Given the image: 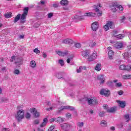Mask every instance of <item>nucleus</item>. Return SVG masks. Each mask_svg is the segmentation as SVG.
I'll list each match as a JSON object with an SVG mask.
<instances>
[{
    "label": "nucleus",
    "instance_id": "f257e3e1",
    "mask_svg": "<svg viewBox=\"0 0 131 131\" xmlns=\"http://www.w3.org/2000/svg\"><path fill=\"white\" fill-rule=\"evenodd\" d=\"M28 11H29V8L25 7L24 9V12L21 15V14L19 13L15 17L14 23H16V22H18V21L20 20V23L24 24L26 21L25 20H26V16L27 15H28Z\"/></svg>",
    "mask_w": 131,
    "mask_h": 131
},
{
    "label": "nucleus",
    "instance_id": "f03ea898",
    "mask_svg": "<svg viewBox=\"0 0 131 131\" xmlns=\"http://www.w3.org/2000/svg\"><path fill=\"white\" fill-rule=\"evenodd\" d=\"M81 55L83 57V58L86 59V60L90 62V59L91 58V51L86 50L81 51Z\"/></svg>",
    "mask_w": 131,
    "mask_h": 131
},
{
    "label": "nucleus",
    "instance_id": "7ed1b4c3",
    "mask_svg": "<svg viewBox=\"0 0 131 131\" xmlns=\"http://www.w3.org/2000/svg\"><path fill=\"white\" fill-rule=\"evenodd\" d=\"M109 27L111 29H114V25L113 21H108L107 22L106 24L103 26L105 31H108V30H109Z\"/></svg>",
    "mask_w": 131,
    "mask_h": 131
},
{
    "label": "nucleus",
    "instance_id": "20e7f679",
    "mask_svg": "<svg viewBox=\"0 0 131 131\" xmlns=\"http://www.w3.org/2000/svg\"><path fill=\"white\" fill-rule=\"evenodd\" d=\"M87 101L89 105H90V106H93V105H97V104H98V100H97V98H89L87 99Z\"/></svg>",
    "mask_w": 131,
    "mask_h": 131
},
{
    "label": "nucleus",
    "instance_id": "39448f33",
    "mask_svg": "<svg viewBox=\"0 0 131 131\" xmlns=\"http://www.w3.org/2000/svg\"><path fill=\"white\" fill-rule=\"evenodd\" d=\"M24 118V111L23 110H19L17 112V116L16 119L18 121H20L21 119Z\"/></svg>",
    "mask_w": 131,
    "mask_h": 131
},
{
    "label": "nucleus",
    "instance_id": "423d86ee",
    "mask_svg": "<svg viewBox=\"0 0 131 131\" xmlns=\"http://www.w3.org/2000/svg\"><path fill=\"white\" fill-rule=\"evenodd\" d=\"M119 69L124 71H131V67L130 66H125L122 64L120 66Z\"/></svg>",
    "mask_w": 131,
    "mask_h": 131
},
{
    "label": "nucleus",
    "instance_id": "0eeeda50",
    "mask_svg": "<svg viewBox=\"0 0 131 131\" xmlns=\"http://www.w3.org/2000/svg\"><path fill=\"white\" fill-rule=\"evenodd\" d=\"M100 95L105 96V97H109L110 95V91L108 89H102L100 91Z\"/></svg>",
    "mask_w": 131,
    "mask_h": 131
},
{
    "label": "nucleus",
    "instance_id": "6e6552de",
    "mask_svg": "<svg viewBox=\"0 0 131 131\" xmlns=\"http://www.w3.org/2000/svg\"><path fill=\"white\" fill-rule=\"evenodd\" d=\"M91 28L93 31H97L99 28V24L97 21H95L92 24Z\"/></svg>",
    "mask_w": 131,
    "mask_h": 131
},
{
    "label": "nucleus",
    "instance_id": "1a4fd4ad",
    "mask_svg": "<svg viewBox=\"0 0 131 131\" xmlns=\"http://www.w3.org/2000/svg\"><path fill=\"white\" fill-rule=\"evenodd\" d=\"M98 53L94 51L92 55L90 54V58H89V62H92V61H94L95 59H97V57Z\"/></svg>",
    "mask_w": 131,
    "mask_h": 131
},
{
    "label": "nucleus",
    "instance_id": "9d476101",
    "mask_svg": "<svg viewBox=\"0 0 131 131\" xmlns=\"http://www.w3.org/2000/svg\"><path fill=\"white\" fill-rule=\"evenodd\" d=\"M62 43L66 45H72L73 43V40L69 38L64 39L62 40Z\"/></svg>",
    "mask_w": 131,
    "mask_h": 131
},
{
    "label": "nucleus",
    "instance_id": "9b49d317",
    "mask_svg": "<svg viewBox=\"0 0 131 131\" xmlns=\"http://www.w3.org/2000/svg\"><path fill=\"white\" fill-rule=\"evenodd\" d=\"M117 103L119 104V107H120V108H124L126 105V102L125 101L117 100Z\"/></svg>",
    "mask_w": 131,
    "mask_h": 131
},
{
    "label": "nucleus",
    "instance_id": "f8f14e48",
    "mask_svg": "<svg viewBox=\"0 0 131 131\" xmlns=\"http://www.w3.org/2000/svg\"><path fill=\"white\" fill-rule=\"evenodd\" d=\"M31 113H32L35 117H39V113L37 112L36 108H32Z\"/></svg>",
    "mask_w": 131,
    "mask_h": 131
},
{
    "label": "nucleus",
    "instance_id": "ddd939ff",
    "mask_svg": "<svg viewBox=\"0 0 131 131\" xmlns=\"http://www.w3.org/2000/svg\"><path fill=\"white\" fill-rule=\"evenodd\" d=\"M118 4L117 3H114L112 5L110 6L111 10L112 12H116V8H117Z\"/></svg>",
    "mask_w": 131,
    "mask_h": 131
},
{
    "label": "nucleus",
    "instance_id": "4468645a",
    "mask_svg": "<svg viewBox=\"0 0 131 131\" xmlns=\"http://www.w3.org/2000/svg\"><path fill=\"white\" fill-rule=\"evenodd\" d=\"M117 111V107L114 106L111 107V108H108L107 110V112L108 113H115L116 111Z\"/></svg>",
    "mask_w": 131,
    "mask_h": 131
},
{
    "label": "nucleus",
    "instance_id": "2eb2a0df",
    "mask_svg": "<svg viewBox=\"0 0 131 131\" xmlns=\"http://www.w3.org/2000/svg\"><path fill=\"white\" fill-rule=\"evenodd\" d=\"M61 128L63 129V130H68L69 128H70V125L64 123L61 125Z\"/></svg>",
    "mask_w": 131,
    "mask_h": 131
},
{
    "label": "nucleus",
    "instance_id": "dca6fc26",
    "mask_svg": "<svg viewBox=\"0 0 131 131\" xmlns=\"http://www.w3.org/2000/svg\"><path fill=\"white\" fill-rule=\"evenodd\" d=\"M56 53L58 56H61V57H65V56H67V55H68V52L67 51L63 52L61 51H56Z\"/></svg>",
    "mask_w": 131,
    "mask_h": 131
},
{
    "label": "nucleus",
    "instance_id": "f3484780",
    "mask_svg": "<svg viewBox=\"0 0 131 131\" xmlns=\"http://www.w3.org/2000/svg\"><path fill=\"white\" fill-rule=\"evenodd\" d=\"M114 47L115 49H121L123 47V45L121 42H117L114 45Z\"/></svg>",
    "mask_w": 131,
    "mask_h": 131
},
{
    "label": "nucleus",
    "instance_id": "a211bd4d",
    "mask_svg": "<svg viewBox=\"0 0 131 131\" xmlns=\"http://www.w3.org/2000/svg\"><path fill=\"white\" fill-rule=\"evenodd\" d=\"M84 16H85L86 17H96L97 16V14L94 12H90L85 13Z\"/></svg>",
    "mask_w": 131,
    "mask_h": 131
},
{
    "label": "nucleus",
    "instance_id": "6ab92c4d",
    "mask_svg": "<svg viewBox=\"0 0 131 131\" xmlns=\"http://www.w3.org/2000/svg\"><path fill=\"white\" fill-rule=\"evenodd\" d=\"M98 80H100V84H103L105 82V80H104V76L103 75H100L97 77Z\"/></svg>",
    "mask_w": 131,
    "mask_h": 131
},
{
    "label": "nucleus",
    "instance_id": "aec40b11",
    "mask_svg": "<svg viewBox=\"0 0 131 131\" xmlns=\"http://www.w3.org/2000/svg\"><path fill=\"white\" fill-rule=\"evenodd\" d=\"M48 118H45L43 119L42 123L40 125V127H43V126H46L47 124L48 123Z\"/></svg>",
    "mask_w": 131,
    "mask_h": 131
},
{
    "label": "nucleus",
    "instance_id": "412c9836",
    "mask_svg": "<svg viewBox=\"0 0 131 131\" xmlns=\"http://www.w3.org/2000/svg\"><path fill=\"white\" fill-rule=\"evenodd\" d=\"M82 70H86V67L85 66H80L79 69H77V73H80Z\"/></svg>",
    "mask_w": 131,
    "mask_h": 131
},
{
    "label": "nucleus",
    "instance_id": "4be33fe9",
    "mask_svg": "<svg viewBox=\"0 0 131 131\" xmlns=\"http://www.w3.org/2000/svg\"><path fill=\"white\" fill-rule=\"evenodd\" d=\"M88 44L89 47H91V48H93V47L96 46V42L94 41L93 40H90L88 41Z\"/></svg>",
    "mask_w": 131,
    "mask_h": 131
},
{
    "label": "nucleus",
    "instance_id": "5701e85b",
    "mask_svg": "<svg viewBox=\"0 0 131 131\" xmlns=\"http://www.w3.org/2000/svg\"><path fill=\"white\" fill-rule=\"evenodd\" d=\"M96 71H100L102 69V64L101 63H97L95 68Z\"/></svg>",
    "mask_w": 131,
    "mask_h": 131
},
{
    "label": "nucleus",
    "instance_id": "b1692460",
    "mask_svg": "<svg viewBox=\"0 0 131 131\" xmlns=\"http://www.w3.org/2000/svg\"><path fill=\"white\" fill-rule=\"evenodd\" d=\"M108 55L109 59L112 60V59H113V56H114V52L112 50L108 51Z\"/></svg>",
    "mask_w": 131,
    "mask_h": 131
},
{
    "label": "nucleus",
    "instance_id": "393cba45",
    "mask_svg": "<svg viewBox=\"0 0 131 131\" xmlns=\"http://www.w3.org/2000/svg\"><path fill=\"white\" fill-rule=\"evenodd\" d=\"M100 125L102 127H107V126L108 125V124L107 122L105 120H102L100 122Z\"/></svg>",
    "mask_w": 131,
    "mask_h": 131
},
{
    "label": "nucleus",
    "instance_id": "a878e982",
    "mask_svg": "<svg viewBox=\"0 0 131 131\" xmlns=\"http://www.w3.org/2000/svg\"><path fill=\"white\" fill-rule=\"evenodd\" d=\"M30 66L31 68H35V67H36V63L35 62V61L31 60L30 62Z\"/></svg>",
    "mask_w": 131,
    "mask_h": 131
},
{
    "label": "nucleus",
    "instance_id": "bb28decb",
    "mask_svg": "<svg viewBox=\"0 0 131 131\" xmlns=\"http://www.w3.org/2000/svg\"><path fill=\"white\" fill-rule=\"evenodd\" d=\"M64 121H65V120L64 118H61V117H59L56 118V122L62 123V122H64Z\"/></svg>",
    "mask_w": 131,
    "mask_h": 131
},
{
    "label": "nucleus",
    "instance_id": "cd10ccee",
    "mask_svg": "<svg viewBox=\"0 0 131 131\" xmlns=\"http://www.w3.org/2000/svg\"><path fill=\"white\" fill-rule=\"evenodd\" d=\"M69 106H62L59 108L58 110L59 112H61L62 110H68Z\"/></svg>",
    "mask_w": 131,
    "mask_h": 131
},
{
    "label": "nucleus",
    "instance_id": "c85d7f7f",
    "mask_svg": "<svg viewBox=\"0 0 131 131\" xmlns=\"http://www.w3.org/2000/svg\"><path fill=\"white\" fill-rule=\"evenodd\" d=\"M101 8H102V6H101V4L95 5V12H100V9H101Z\"/></svg>",
    "mask_w": 131,
    "mask_h": 131
},
{
    "label": "nucleus",
    "instance_id": "c756f323",
    "mask_svg": "<svg viewBox=\"0 0 131 131\" xmlns=\"http://www.w3.org/2000/svg\"><path fill=\"white\" fill-rule=\"evenodd\" d=\"M69 3V2L67 0H61L60 1V4L61 6H68Z\"/></svg>",
    "mask_w": 131,
    "mask_h": 131
},
{
    "label": "nucleus",
    "instance_id": "7c9ffc66",
    "mask_svg": "<svg viewBox=\"0 0 131 131\" xmlns=\"http://www.w3.org/2000/svg\"><path fill=\"white\" fill-rule=\"evenodd\" d=\"M123 79H130L131 78V75L126 74L122 76Z\"/></svg>",
    "mask_w": 131,
    "mask_h": 131
},
{
    "label": "nucleus",
    "instance_id": "2f4dec72",
    "mask_svg": "<svg viewBox=\"0 0 131 131\" xmlns=\"http://www.w3.org/2000/svg\"><path fill=\"white\" fill-rule=\"evenodd\" d=\"M124 118L125 119L126 122H128V121L130 120V118H129V115L128 114L124 115Z\"/></svg>",
    "mask_w": 131,
    "mask_h": 131
},
{
    "label": "nucleus",
    "instance_id": "473e14b6",
    "mask_svg": "<svg viewBox=\"0 0 131 131\" xmlns=\"http://www.w3.org/2000/svg\"><path fill=\"white\" fill-rule=\"evenodd\" d=\"M5 18H11L12 17V13L7 12L4 14Z\"/></svg>",
    "mask_w": 131,
    "mask_h": 131
},
{
    "label": "nucleus",
    "instance_id": "72a5a7b5",
    "mask_svg": "<svg viewBox=\"0 0 131 131\" xmlns=\"http://www.w3.org/2000/svg\"><path fill=\"white\" fill-rule=\"evenodd\" d=\"M117 6V8L118 9V10L120 11V13H122V11H123V7H122V6L119 5L118 4Z\"/></svg>",
    "mask_w": 131,
    "mask_h": 131
},
{
    "label": "nucleus",
    "instance_id": "f704fd0d",
    "mask_svg": "<svg viewBox=\"0 0 131 131\" xmlns=\"http://www.w3.org/2000/svg\"><path fill=\"white\" fill-rule=\"evenodd\" d=\"M117 34H118V32L116 30H114L112 32V36H115V37H116L117 36Z\"/></svg>",
    "mask_w": 131,
    "mask_h": 131
},
{
    "label": "nucleus",
    "instance_id": "c9c22d12",
    "mask_svg": "<svg viewBox=\"0 0 131 131\" xmlns=\"http://www.w3.org/2000/svg\"><path fill=\"white\" fill-rule=\"evenodd\" d=\"M117 38H119V39H122L124 37V35L123 34H119L117 35V37H116Z\"/></svg>",
    "mask_w": 131,
    "mask_h": 131
},
{
    "label": "nucleus",
    "instance_id": "e433bc0d",
    "mask_svg": "<svg viewBox=\"0 0 131 131\" xmlns=\"http://www.w3.org/2000/svg\"><path fill=\"white\" fill-rule=\"evenodd\" d=\"M74 19H79V20H83L84 19L83 16H78V15H75L74 17Z\"/></svg>",
    "mask_w": 131,
    "mask_h": 131
},
{
    "label": "nucleus",
    "instance_id": "4c0bfd02",
    "mask_svg": "<svg viewBox=\"0 0 131 131\" xmlns=\"http://www.w3.org/2000/svg\"><path fill=\"white\" fill-rule=\"evenodd\" d=\"M106 84L107 86H110V87H112L113 86V82L110 81H107L106 82Z\"/></svg>",
    "mask_w": 131,
    "mask_h": 131
},
{
    "label": "nucleus",
    "instance_id": "58836bf2",
    "mask_svg": "<svg viewBox=\"0 0 131 131\" xmlns=\"http://www.w3.org/2000/svg\"><path fill=\"white\" fill-rule=\"evenodd\" d=\"M74 46L77 49H80L81 48V45L79 43H76Z\"/></svg>",
    "mask_w": 131,
    "mask_h": 131
},
{
    "label": "nucleus",
    "instance_id": "ea45409f",
    "mask_svg": "<svg viewBox=\"0 0 131 131\" xmlns=\"http://www.w3.org/2000/svg\"><path fill=\"white\" fill-rule=\"evenodd\" d=\"M115 86L116 88H119L122 86V84H121V82L116 83Z\"/></svg>",
    "mask_w": 131,
    "mask_h": 131
},
{
    "label": "nucleus",
    "instance_id": "a19ab883",
    "mask_svg": "<svg viewBox=\"0 0 131 131\" xmlns=\"http://www.w3.org/2000/svg\"><path fill=\"white\" fill-rule=\"evenodd\" d=\"M34 53H35L36 54H40V51L38 50V48H35L33 50Z\"/></svg>",
    "mask_w": 131,
    "mask_h": 131
},
{
    "label": "nucleus",
    "instance_id": "79ce46f5",
    "mask_svg": "<svg viewBox=\"0 0 131 131\" xmlns=\"http://www.w3.org/2000/svg\"><path fill=\"white\" fill-rule=\"evenodd\" d=\"M100 117H104L105 116V112H100L99 114Z\"/></svg>",
    "mask_w": 131,
    "mask_h": 131
},
{
    "label": "nucleus",
    "instance_id": "37998d69",
    "mask_svg": "<svg viewBox=\"0 0 131 131\" xmlns=\"http://www.w3.org/2000/svg\"><path fill=\"white\" fill-rule=\"evenodd\" d=\"M66 116L68 119H71V114L69 113H68L66 114Z\"/></svg>",
    "mask_w": 131,
    "mask_h": 131
},
{
    "label": "nucleus",
    "instance_id": "c03bdc74",
    "mask_svg": "<svg viewBox=\"0 0 131 131\" xmlns=\"http://www.w3.org/2000/svg\"><path fill=\"white\" fill-rule=\"evenodd\" d=\"M73 59V56H70L69 58H68V59L67 60V62L68 64H70V61H71V60H72Z\"/></svg>",
    "mask_w": 131,
    "mask_h": 131
},
{
    "label": "nucleus",
    "instance_id": "a18cd8bd",
    "mask_svg": "<svg viewBox=\"0 0 131 131\" xmlns=\"http://www.w3.org/2000/svg\"><path fill=\"white\" fill-rule=\"evenodd\" d=\"M83 122H78L77 124V126H78L79 127H82V126H83Z\"/></svg>",
    "mask_w": 131,
    "mask_h": 131
},
{
    "label": "nucleus",
    "instance_id": "49530a36",
    "mask_svg": "<svg viewBox=\"0 0 131 131\" xmlns=\"http://www.w3.org/2000/svg\"><path fill=\"white\" fill-rule=\"evenodd\" d=\"M14 73L16 75H18V74H20V71L18 69H15L14 71Z\"/></svg>",
    "mask_w": 131,
    "mask_h": 131
},
{
    "label": "nucleus",
    "instance_id": "de8ad7c7",
    "mask_svg": "<svg viewBox=\"0 0 131 131\" xmlns=\"http://www.w3.org/2000/svg\"><path fill=\"white\" fill-rule=\"evenodd\" d=\"M55 129V125H51L48 129V131H52Z\"/></svg>",
    "mask_w": 131,
    "mask_h": 131
},
{
    "label": "nucleus",
    "instance_id": "09e8293b",
    "mask_svg": "<svg viewBox=\"0 0 131 131\" xmlns=\"http://www.w3.org/2000/svg\"><path fill=\"white\" fill-rule=\"evenodd\" d=\"M68 110H70V111H74L75 108L73 106H69Z\"/></svg>",
    "mask_w": 131,
    "mask_h": 131
},
{
    "label": "nucleus",
    "instance_id": "8fccbe9b",
    "mask_svg": "<svg viewBox=\"0 0 131 131\" xmlns=\"http://www.w3.org/2000/svg\"><path fill=\"white\" fill-rule=\"evenodd\" d=\"M59 63L60 64L61 66H64V60H63V59L59 60Z\"/></svg>",
    "mask_w": 131,
    "mask_h": 131
},
{
    "label": "nucleus",
    "instance_id": "3c124183",
    "mask_svg": "<svg viewBox=\"0 0 131 131\" xmlns=\"http://www.w3.org/2000/svg\"><path fill=\"white\" fill-rule=\"evenodd\" d=\"M30 117H31L30 114H29V113H27L26 114V118H27V119H29Z\"/></svg>",
    "mask_w": 131,
    "mask_h": 131
},
{
    "label": "nucleus",
    "instance_id": "603ef678",
    "mask_svg": "<svg viewBox=\"0 0 131 131\" xmlns=\"http://www.w3.org/2000/svg\"><path fill=\"white\" fill-rule=\"evenodd\" d=\"M118 95L119 96H122V95H123V91L122 90L118 91Z\"/></svg>",
    "mask_w": 131,
    "mask_h": 131
},
{
    "label": "nucleus",
    "instance_id": "864d4df0",
    "mask_svg": "<svg viewBox=\"0 0 131 131\" xmlns=\"http://www.w3.org/2000/svg\"><path fill=\"white\" fill-rule=\"evenodd\" d=\"M49 121L51 123H53V122H54V121L56 122V118H51L49 120Z\"/></svg>",
    "mask_w": 131,
    "mask_h": 131
},
{
    "label": "nucleus",
    "instance_id": "5fc2aeb1",
    "mask_svg": "<svg viewBox=\"0 0 131 131\" xmlns=\"http://www.w3.org/2000/svg\"><path fill=\"white\" fill-rule=\"evenodd\" d=\"M15 59H16V56L15 55L12 56L11 57L10 62H14V60H15Z\"/></svg>",
    "mask_w": 131,
    "mask_h": 131
},
{
    "label": "nucleus",
    "instance_id": "6e6d98bb",
    "mask_svg": "<svg viewBox=\"0 0 131 131\" xmlns=\"http://www.w3.org/2000/svg\"><path fill=\"white\" fill-rule=\"evenodd\" d=\"M103 107L104 108V109H105V110H107L109 108H108V105L107 104H104L103 105Z\"/></svg>",
    "mask_w": 131,
    "mask_h": 131
},
{
    "label": "nucleus",
    "instance_id": "4d7b16f0",
    "mask_svg": "<svg viewBox=\"0 0 131 131\" xmlns=\"http://www.w3.org/2000/svg\"><path fill=\"white\" fill-rule=\"evenodd\" d=\"M40 5H42V6H43L46 4V2L43 0H41L40 1Z\"/></svg>",
    "mask_w": 131,
    "mask_h": 131
},
{
    "label": "nucleus",
    "instance_id": "13d9d810",
    "mask_svg": "<svg viewBox=\"0 0 131 131\" xmlns=\"http://www.w3.org/2000/svg\"><path fill=\"white\" fill-rule=\"evenodd\" d=\"M53 16H54L53 13H49L48 14V18H52Z\"/></svg>",
    "mask_w": 131,
    "mask_h": 131
},
{
    "label": "nucleus",
    "instance_id": "bf43d9fd",
    "mask_svg": "<svg viewBox=\"0 0 131 131\" xmlns=\"http://www.w3.org/2000/svg\"><path fill=\"white\" fill-rule=\"evenodd\" d=\"M39 121L38 120H35L34 121V124H38Z\"/></svg>",
    "mask_w": 131,
    "mask_h": 131
},
{
    "label": "nucleus",
    "instance_id": "052dcab7",
    "mask_svg": "<svg viewBox=\"0 0 131 131\" xmlns=\"http://www.w3.org/2000/svg\"><path fill=\"white\" fill-rule=\"evenodd\" d=\"M2 131H10V129L9 128H4L2 129Z\"/></svg>",
    "mask_w": 131,
    "mask_h": 131
},
{
    "label": "nucleus",
    "instance_id": "680f3d73",
    "mask_svg": "<svg viewBox=\"0 0 131 131\" xmlns=\"http://www.w3.org/2000/svg\"><path fill=\"white\" fill-rule=\"evenodd\" d=\"M125 19V17L124 16H123L122 17H121V20L122 21H123Z\"/></svg>",
    "mask_w": 131,
    "mask_h": 131
},
{
    "label": "nucleus",
    "instance_id": "e2e57ef3",
    "mask_svg": "<svg viewBox=\"0 0 131 131\" xmlns=\"http://www.w3.org/2000/svg\"><path fill=\"white\" fill-rule=\"evenodd\" d=\"M19 38H20V39H23L24 38V35H20L19 36Z\"/></svg>",
    "mask_w": 131,
    "mask_h": 131
},
{
    "label": "nucleus",
    "instance_id": "0e129e2a",
    "mask_svg": "<svg viewBox=\"0 0 131 131\" xmlns=\"http://www.w3.org/2000/svg\"><path fill=\"white\" fill-rule=\"evenodd\" d=\"M53 7H54V8H58V5L57 4H53Z\"/></svg>",
    "mask_w": 131,
    "mask_h": 131
},
{
    "label": "nucleus",
    "instance_id": "69168bd1",
    "mask_svg": "<svg viewBox=\"0 0 131 131\" xmlns=\"http://www.w3.org/2000/svg\"><path fill=\"white\" fill-rule=\"evenodd\" d=\"M42 55H43V58H47V54L43 52Z\"/></svg>",
    "mask_w": 131,
    "mask_h": 131
},
{
    "label": "nucleus",
    "instance_id": "338daca9",
    "mask_svg": "<svg viewBox=\"0 0 131 131\" xmlns=\"http://www.w3.org/2000/svg\"><path fill=\"white\" fill-rule=\"evenodd\" d=\"M107 50H108V52L110 51H112V48L111 47H109L107 48Z\"/></svg>",
    "mask_w": 131,
    "mask_h": 131
},
{
    "label": "nucleus",
    "instance_id": "774afa93",
    "mask_svg": "<svg viewBox=\"0 0 131 131\" xmlns=\"http://www.w3.org/2000/svg\"><path fill=\"white\" fill-rule=\"evenodd\" d=\"M111 130H115V127H114V126H112V127H111Z\"/></svg>",
    "mask_w": 131,
    "mask_h": 131
}]
</instances>
